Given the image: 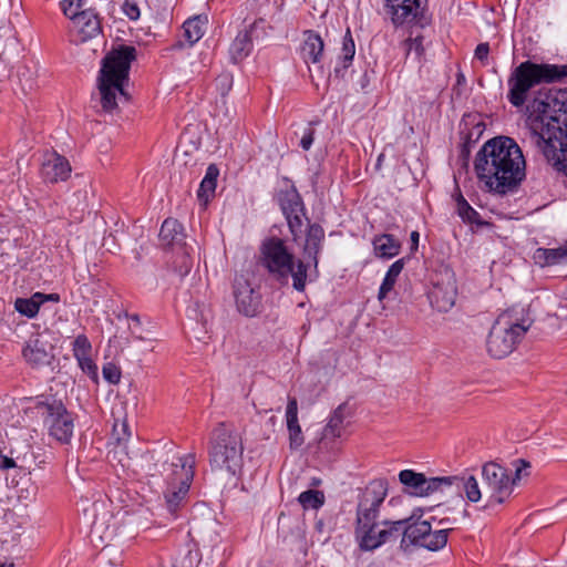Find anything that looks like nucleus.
Segmentation results:
<instances>
[{
  "mask_svg": "<svg viewBox=\"0 0 567 567\" xmlns=\"http://www.w3.org/2000/svg\"><path fill=\"white\" fill-rule=\"evenodd\" d=\"M22 353L27 362L33 367L49 364L52 358L51 353L39 339L29 341Z\"/></svg>",
  "mask_w": 567,
  "mask_h": 567,
  "instance_id": "2f4dec72",
  "label": "nucleus"
},
{
  "mask_svg": "<svg viewBox=\"0 0 567 567\" xmlns=\"http://www.w3.org/2000/svg\"><path fill=\"white\" fill-rule=\"evenodd\" d=\"M399 481L415 496H427L436 491H445L455 486L456 489L462 488L466 498L472 503H477L483 497L477 480L470 474L426 477L423 473L403 470L399 473Z\"/></svg>",
  "mask_w": 567,
  "mask_h": 567,
  "instance_id": "6e6552de",
  "label": "nucleus"
},
{
  "mask_svg": "<svg viewBox=\"0 0 567 567\" xmlns=\"http://www.w3.org/2000/svg\"><path fill=\"white\" fill-rule=\"evenodd\" d=\"M73 355L76 360L91 357L92 346L85 334H79L73 341Z\"/></svg>",
  "mask_w": 567,
  "mask_h": 567,
  "instance_id": "c03bdc74",
  "label": "nucleus"
},
{
  "mask_svg": "<svg viewBox=\"0 0 567 567\" xmlns=\"http://www.w3.org/2000/svg\"><path fill=\"white\" fill-rule=\"evenodd\" d=\"M186 468L187 470L184 472L182 471L181 473L179 485H176V482L172 481L171 484H167V488L165 491L167 509L173 515L176 514L178 508L185 504L192 484L190 465Z\"/></svg>",
  "mask_w": 567,
  "mask_h": 567,
  "instance_id": "412c9836",
  "label": "nucleus"
},
{
  "mask_svg": "<svg viewBox=\"0 0 567 567\" xmlns=\"http://www.w3.org/2000/svg\"><path fill=\"white\" fill-rule=\"evenodd\" d=\"M446 529H433L427 520H412L403 530L400 548L411 553L413 548L437 551L446 546Z\"/></svg>",
  "mask_w": 567,
  "mask_h": 567,
  "instance_id": "9d476101",
  "label": "nucleus"
},
{
  "mask_svg": "<svg viewBox=\"0 0 567 567\" xmlns=\"http://www.w3.org/2000/svg\"><path fill=\"white\" fill-rule=\"evenodd\" d=\"M423 38L421 35H416L415 38H409L403 42V47L406 53V56L413 55L415 59H420L423 55Z\"/></svg>",
  "mask_w": 567,
  "mask_h": 567,
  "instance_id": "a18cd8bd",
  "label": "nucleus"
},
{
  "mask_svg": "<svg viewBox=\"0 0 567 567\" xmlns=\"http://www.w3.org/2000/svg\"><path fill=\"white\" fill-rule=\"evenodd\" d=\"M488 54H489V44H488L487 42L480 43V44L476 47L475 52H474V56H475V59H477L478 61H481V63H482L483 65H486V64H487Z\"/></svg>",
  "mask_w": 567,
  "mask_h": 567,
  "instance_id": "603ef678",
  "label": "nucleus"
},
{
  "mask_svg": "<svg viewBox=\"0 0 567 567\" xmlns=\"http://www.w3.org/2000/svg\"><path fill=\"white\" fill-rule=\"evenodd\" d=\"M38 87L35 72L27 65H19L17 68L13 79V90L16 94H28L35 91Z\"/></svg>",
  "mask_w": 567,
  "mask_h": 567,
  "instance_id": "7c9ffc66",
  "label": "nucleus"
},
{
  "mask_svg": "<svg viewBox=\"0 0 567 567\" xmlns=\"http://www.w3.org/2000/svg\"><path fill=\"white\" fill-rule=\"evenodd\" d=\"M375 255L381 258H392L400 251L401 245L394 236L384 234L373 240Z\"/></svg>",
  "mask_w": 567,
  "mask_h": 567,
  "instance_id": "72a5a7b5",
  "label": "nucleus"
},
{
  "mask_svg": "<svg viewBox=\"0 0 567 567\" xmlns=\"http://www.w3.org/2000/svg\"><path fill=\"white\" fill-rule=\"evenodd\" d=\"M528 142L549 162H567V90L539 92L527 105Z\"/></svg>",
  "mask_w": 567,
  "mask_h": 567,
  "instance_id": "f257e3e1",
  "label": "nucleus"
},
{
  "mask_svg": "<svg viewBox=\"0 0 567 567\" xmlns=\"http://www.w3.org/2000/svg\"><path fill=\"white\" fill-rule=\"evenodd\" d=\"M431 284L429 291L431 306L440 312H447L454 307L457 297L454 271L447 266H441L433 272Z\"/></svg>",
  "mask_w": 567,
  "mask_h": 567,
  "instance_id": "f8f14e48",
  "label": "nucleus"
},
{
  "mask_svg": "<svg viewBox=\"0 0 567 567\" xmlns=\"http://www.w3.org/2000/svg\"><path fill=\"white\" fill-rule=\"evenodd\" d=\"M37 465V456L28 440H14L10 446V455L0 453V470L19 468L31 473Z\"/></svg>",
  "mask_w": 567,
  "mask_h": 567,
  "instance_id": "2eb2a0df",
  "label": "nucleus"
},
{
  "mask_svg": "<svg viewBox=\"0 0 567 567\" xmlns=\"http://www.w3.org/2000/svg\"><path fill=\"white\" fill-rule=\"evenodd\" d=\"M410 237H411V241H412L411 249L412 250H416L417 249V245H419L420 234L416 230H414V231L411 233Z\"/></svg>",
  "mask_w": 567,
  "mask_h": 567,
  "instance_id": "bf43d9fd",
  "label": "nucleus"
},
{
  "mask_svg": "<svg viewBox=\"0 0 567 567\" xmlns=\"http://www.w3.org/2000/svg\"><path fill=\"white\" fill-rule=\"evenodd\" d=\"M92 1L93 0H64L62 2L63 13L69 19L72 20L76 16H79L84 8L91 7L92 6V3H91Z\"/></svg>",
  "mask_w": 567,
  "mask_h": 567,
  "instance_id": "37998d69",
  "label": "nucleus"
},
{
  "mask_svg": "<svg viewBox=\"0 0 567 567\" xmlns=\"http://www.w3.org/2000/svg\"><path fill=\"white\" fill-rule=\"evenodd\" d=\"M41 305L44 303L45 301H53V302H59L60 301V296L58 293H49V295H45V293H42L41 292Z\"/></svg>",
  "mask_w": 567,
  "mask_h": 567,
  "instance_id": "13d9d810",
  "label": "nucleus"
},
{
  "mask_svg": "<svg viewBox=\"0 0 567 567\" xmlns=\"http://www.w3.org/2000/svg\"><path fill=\"white\" fill-rule=\"evenodd\" d=\"M324 240V230L318 224H310L307 229L306 240L302 247V254L308 269L312 266V272L318 276V256L322 249Z\"/></svg>",
  "mask_w": 567,
  "mask_h": 567,
  "instance_id": "6ab92c4d",
  "label": "nucleus"
},
{
  "mask_svg": "<svg viewBox=\"0 0 567 567\" xmlns=\"http://www.w3.org/2000/svg\"><path fill=\"white\" fill-rule=\"evenodd\" d=\"M534 323L528 308L514 306L498 315L486 339V350L495 359L511 354Z\"/></svg>",
  "mask_w": 567,
  "mask_h": 567,
  "instance_id": "20e7f679",
  "label": "nucleus"
},
{
  "mask_svg": "<svg viewBox=\"0 0 567 567\" xmlns=\"http://www.w3.org/2000/svg\"><path fill=\"white\" fill-rule=\"evenodd\" d=\"M525 167L520 147L507 136L494 137L484 143L474 162L480 182L498 195L516 189L525 178Z\"/></svg>",
  "mask_w": 567,
  "mask_h": 567,
  "instance_id": "f03ea898",
  "label": "nucleus"
},
{
  "mask_svg": "<svg viewBox=\"0 0 567 567\" xmlns=\"http://www.w3.org/2000/svg\"><path fill=\"white\" fill-rule=\"evenodd\" d=\"M343 422L344 415L342 412V408L339 406L331 417L329 419L327 425L322 430V434L319 441L320 449H331V443L341 437L343 432Z\"/></svg>",
  "mask_w": 567,
  "mask_h": 567,
  "instance_id": "cd10ccee",
  "label": "nucleus"
},
{
  "mask_svg": "<svg viewBox=\"0 0 567 567\" xmlns=\"http://www.w3.org/2000/svg\"><path fill=\"white\" fill-rule=\"evenodd\" d=\"M233 82V74L229 72H224L216 78L215 85L223 97H225L231 90Z\"/></svg>",
  "mask_w": 567,
  "mask_h": 567,
  "instance_id": "49530a36",
  "label": "nucleus"
},
{
  "mask_svg": "<svg viewBox=\"0 0 567 567\" xmlns=\"http://www.w3.org/2000/svg\"><path fill=\"white\" fill-rule=\"evenodd\" d=\"M72 21L81 42L93 39L101 33V22L92 6L84 8Z\"/></svg>",
  "mask_w": 567,
  "mask_h": 567,
  "instance_id": "5701e85b",
  "label": "nucleus"
},
{
  "mask_svg": "<svg viewBox=\"0 0 567 567\" xmlns=\"http://www.w3.org/2000/svg\"><path fill=\"white\" fill-rule=\"evenodd\" d=\"M136 58V50L131 45H120L110 51L102 60V68L97 79L102 109L111 112L117 107V99L126 97L125 85L128 82V72L132 61Z\"/></svg>",
  "mask_w": 567,
  "mask_h": 567,
  "instance_id": "7ed1b4c3",
  "label": "nucleus"
},
{
  "mask_svg": "<svg viewBox=\"0 0 567 567\" xmlns=\"http://www.w3.org/2000/svg\"><path fill=\"white\" fill-rule=\"evenodd\" d=\"M456 210L458 216L467 223H478L480 214L466 202L461 190L457 188L455 194Z\"/></svg>",
  "mask_w": 567,
  "mask_h": 567,
  "instance_id": "58836bf2",
  "label": "nucleus"
},
{
  "mask_svg": "<svg viewBox=\"0 0 567 567\" xmlns=\"http://www.w3.org/2000/svg\"><path fill=\"white\" fill-rule=\"evenodd\" d=\"M388 495L386 480L372 481L363 491L357 507L355 537L362 548L364 539L369 537L368 528L373 527L379 517V507Z\"/></svg>",
  "mask_w": 567,
  "mask_h": 567,
  "instance_id": "1a4fd4ad",
  "label": "nucleus"
},
{
  "mask_svg": "<svg viewBox=\"0 0 567 567\" xmlns=\"http://www.w3.org/2000/svg\"><path fill=\"white\" fill-rule=\"evenodd\" d=\"M128 321H130V329H131L132 334L136 339L143 340L144 339L143 336L138 334L136 331V328L141 324L140 317L137 315H131L128 317Z\"/></svg>",
  "mask_w": 567,
  "mask_h": 567,
  "instance_id": "5fc2aeb1",
  "label": "nucleus"
},
{
  "mask_svg": "<svg viewBox=\"0 0 567 567\" xmlns=\"http://www.w3.org/2000/svg\"><path fill=\"white\" fill-rule=\"evenodd\" d=\"M298 502L303 509H318L324 504V494L318 489H308L299 495Z\"/></svg>",
  "mask_w": 567,
  "mask_h": 567,
  "instance_id": "ea45409f",
  "label": "nucleus"
},
{
  "mask_svg": "<svg viewBox=\"0 0 567 567\" xmlns=\"http://www.w3.org/2000/svg\"><path fill=\"white\" fill-rule=\"evenodd\" d=\"M313 140H315V130L312 127H307L303 132V135L300 140V146L305 150V151H308L310 150L312 143H313Z\"/></svg>",
  "mask_w": 567,
  "mask_h": 567,
  "instance_id": "864d4df0",
  "label": "nucleus"
},
{
  "mask_svg": "<svg viewBox=\"0 0 567 567\" xmlns=\"http://www.w3.org/2000/svg\"><path fill=\"white\" fill-rule=\"evenodd\" d=\"M286 422L289 434V447L290 450H298L305 443V437L298 421V403L295 398H289L288 400Z\"/></svg>",
  "mask_w": 567,
  "mask_h": 567,
  "instance_id": "393cba45",
  "label": "nucleus"
},
{
  "mask_svg": "<svg viewBox=\"0 0 567 567\" xmlns=\"http://www.w3.org/2000/svg\"><path fill=\"white\" fill-rule=\"evenodd\" d=\"M484 494L487 497L486 507L503 504L512 494L515 480L509 472L495 462L482 466Z\"/></svg>",
  "mask_w": 567,
  "mask_h": 567,
  "instance_id": "9b49d317",
  "label": "nucleus"
},
{
  "mask_svg": "<svg viewBox=\"0 0 567 567\" xmlns=\"http://www.w3.org/2000/svg\"><path fill=\"white\" fill-rule=\"evenodd\" d=\"M454 522L455 520H452L449 517L442 518L437 523V525H439L437 529H446V538H449V533L454 529L453 526H452L454 524Z\"/></svg>",
  "mask_w": 567,
  "mask_h": 567,
  "instance_id": "6e6d98bb",
  "label": "nucleus"
},
{
  "mask_svg": "<svg viewBox=\"0 0 567 567\" xmlns=\"http://www.w3.org/2000/svg\"><path fill=\"white\" fill-rule=\"evenodd\" d=\"M279 202L293 240H297L302 234L303 220H308L302 199L296 189H290L281 194Z\"/></svg>",
  "mask_w": 567,
  "mask_h": 567,
  "instance_id": "dca6fc26",
  "label": "nucleus"
},
{
  "mask_svg": "<svg viewBox=\"0 0 567 567\" xmlns=\"http://www.w3.org/2000/svg\"><path fill=\"white\" fill-rule=\"evenodd\" d=\"M103 378L111 384H117L121 380V370L114 363H106L102 369Z\"/></svg>",
  "mask_w": 567,
  "mask_h": 567,
  "instance_id": "09e8293b",
  "label": "nucleus"
},
{
  "mask_svg": "<svg viewBox=\"0 0 567 567\" xmlns=\"http://www.w3.org/2000/svg\"><path fill=\"white\" fill-rule=\"evenodd\" d=\"M391 20L395 25L415 24L423 28L427 24L424 16L427 0H386Z\"/></svg>",
  "mask_w": 567,
  "mask_h": 567,
  "instance_id": "4468645a",
  "label": "nucleus"
},
{
  "mask_svg": "<svg viewBox=\"0 0 567 567\" xmlns=\"http://www.w3.org/2000/svg\"><path fill=\"white\" fill-rule=\"evenodd\" d=\"M403 259H399L390 266L379 289L378 299L380 301H382L388 296V293L393 289L399 275L403 270Z\"/></svg>",
  "mask_w": 567,
  "mask_h": 567,
  "instance_id": "e433bc0d",
  "label": "nucleus"
},
{
  "mask_svg": "<svg viewBox=\"0 0 567 567\" xmlns=\"http://www.w3.org/2000/svg\"><path fill=\"white\" fill-rule=\"evenodd\" d=\"M41 298V292H35L30 298H18L14 309L22 316L34 318L39 312Z\"/></svg>",
  "mask_w": 567,
  "mask_h": 567,
  "instance_id": "4c0bfd02",
  "label": "nucleus"
},
{
  "mask_svg": "<svg viewBox=\"0 0 567 567\" xmlns=\"http://www.w3.org/2000/svg\"><path fill=\"white\" fill-rule=\"evenodd\" d=\"M381 528V523L380 524H375L373 527H370L368 528V535L373 537V538H377L378 536V529Z\"/></svg>",
  "mask_w": 567,
  "mask_h": 567,
  "instance_id": "052dcab7",
  "label": "nucleus"
},
{
  "mask_svg": "<svg viewBox=\"0 0 567 567\" xmlns=\"http://www.w3.org/2000/svg\"><path fill=\"white\" fill-rule=\"evenodd\" d=\"M38 411L44 417L50 434L62 443H68L73 435V417L66 411L61 402L45 403L37 405Z\"/></svg>",
  "mask_w": 567,
  "mask_h": 567,
  "instance_id": "ddd939ff",
  "label": "nucleus"
},
{
  "mask_svg": "<svg viewBox=\"0 0 567 567\" xmlns=\"http://www.w3.org/2000/svg\"><path fill=\"white\" fill-rule=\"evenodd\" d=\"M179 249L182 250L181 262L176 265L175 270L178 272L179 276H185L189 272L192 268V261L189 258V254L185 249V246H183V248Z\"/></svg>",
  "mask_w": 567,
  "mask_h": 567,
  "instance_id": "8fccbe9b",
  "label": "nucleus"
},
{
  "mask_svg": "<svg viewBox=\"0 0 567 567\" xmlns=\"http://www.w3.org/2000/svg\"><path fill=\"white\" fill-rule=\"evenodd\" d=\"M411 523V518L399 519V520H383L381 522V528L378 529L377 538L371 536L364 539L362 550H373L385 544L386 542L396 538L400 534L403 535L404 527Z\"/></svg>",
  "mask_w": 567,
  "mask_h": 567,
  "instance_id": "4be33fe9",
  "label": "nucleus"
},
{
  "mask_svg": "<svg viewBox=\"0 0 567 567\" xmlns=\"http://www.w3.org/2000/svg\"><path fill=\"white\" fill-rule=\"evenodd\" d=\"M218 174V168L213 164L209 165L206 169V174L197 190L198 199L203 200L205 204L215 193Z\"/></svg>",
  "mask_w": 567,
  "mask_h": 567,
  "instance_id": "f704fd0d",
  "label": "nucleus"
},
{
  "mask_svg": "<svg viewBox=\"0 0 567 567\" xmlns=\"http://www.w3.org/2000/svg\"><path fill=\"white\" fill-rule=\"evenodd\" d=\"M234 297L239 312L247 317H254L258 312L260 298L250 284L244 277L235 279Z\"/></svg>",
  "mask_w": 567,
  "mask_h": 567,
  "instance_id": "a211bd4d",
  "label": "nucleus"
},
{
  "mask_svg": "<svg viewBox=\"0 0 567 567\" xmlns=\"http://www.w3.org/2000/svg\"><path fill=\"white\" fill-rule=\"evenodd\" d=\"M190 465L192 480L195 474V455L187 454L185 456H173L172 461L164 463V472L166 473V482L171 484L172 481L176 482V485H179V477L182 471L187 470L186 467Z\"/></svg>",
  "mask_w": 567,
  "mask_h": 567,
  "instance_id": "c85d7f7f",
  "label": "nucleus"
},
{
  "mask_svg": "<svg viewBox=\"0 0 567 567\" xmlns=\"http://www.w3.org/2000/svg\"><path fill=\"white\" fill-rule=\"evenodd\" d=\"M123 13L130 19V20H137L141 16L140 8L135 1L132 0H125L122 6Z\"/></svg>",
  "mask_w": 567,
  "mask_h": 567,
  "instance_id": "3c124183",
  "label": "nucleus"
},
{
  "mask_svg": "<svg viewBox=\"0 0 567 567\" xmlns=\"http://www.w3.org/2000/svg\"><path fill=\"white\" fill-rule=\"evenodd\" d=\"M158 236L162 245L165 247L183 248V246H185L184 228L182 224L174 218L164 220Z\"/></svg>",
  "mask_w": 567,
  "mask_h": 567,
  "instance_id": "bb28decb",
  "label": "nucleus"
},
{
  "mask_svg": "<svg viewBox=\"0 0 567 567\" xmlns=\"http://www.w3.org/2000/svg\"><path fill=\"white\" fill-rule=\"evenodd\" d=\"M382 157H383V155H382V154H381V155H379L378 161L380 162V161L382 159Z\"/></svg>",
  "mask_w": 567,
  "mask_h": 567,
  "instance_id": "0e129e2a",
  "label": "nucleus"
},
{
  "mask_svg": "<svg viewBox=\"0 0 567 567\" xmlns=\"http://www.w3.org/2000/svg\"><path fill=\"white\" fill-rule=\"evenodd\" d=\"M564 296H565V299H567V286H566V289H565Z\"/></svg>",
  "mask_w": 567,
  "mask_h": 567,
  "instance_id": "e2e57ef3",
  "label": "nucleus"
},
{
  "mask_svg": "<svg viewBox=\"0 0 567 567\" xmlns=\"http://www.w3.org/2000/svg\"><path fill=\"white\" fill-rule=\"evenodd\" d=\"M18 42L16 33L11 27L0 28V60L3 59L8 50L17 49Z\"/></svg>",
  "mask_w": 567,
  "mask_h": 567,
  "instance_id": "a19ab883",
  "label": "nucleus"
},
{
  "mask_svg": "<svg viewBox=\"0 0 567 567\" xmlns=\"http://www.w3.org/2000/svg\"><path fill=\"white\" fill-rule=\"evenodd\" d=\"M206 18L196 16L189 18L183 24L184 35L189 44H194L202 39L205 33Z\"/></svg>",
  "mask_w": 567,
  "mask_h": 567,
  "instance_id": "c9c22d12",
  "label": "nucleus"
},
{
  "mask_svg": "<svg viewBox=\"0 0 567 567\" xmlns=\"http://www.w3.org/2000/svg\"><path fill=\"white\" fill-rule=\"evenodd\" d=\"M261 265L277 280L287 282L292 278V287L299 292L305 291L308 266L303 260H295V256L288 251L282 239L272 237L265 240L260 248Z\"/></svg>",
  "mask_w": 567,
  "mask_h": 567,
  "instance_id": "423d86ee",
  "label": "nucleus"
},
{
  "mask_svg": "<svg viewBox=\"0 0 567 567\" xmlns=\"http://www.w3.org/2000/svg\"><path fill=\"white\" fill-rule=\"evenodd\" d=\"M323 40L317 32L312 30H307L303 32L301 56L306 63H320L323 55Z\"/></svg>",
  "mask_w": 567,
  "mask_h": 567,
  "instance_id": "a878e982",
  "label": "nucleus"
},
{
  "mask_svg": "<svg viewBox=\"0 0 567 567\" xmlns=\"http://www.w3.org/2000/svg\"><path fill=\"white\" fill-rule=\"evenodd\" d=\"M517 464L518 465L516 466V470H515V477L513 478V480H515V482L520 480L523 471L525 468L529 467V463L526 462L525 460H518Z\"/></svg>",
  "mask_w": 567,
  "mask_h": 567,
  "instance_id": "4d7b16f0",
  "label": "nucleus"
},
{
  "mask_svg": "<svg viewBox=\"0 0 567 567\" xmlns=\"http://www.w3.org/2000/svg\"><path fill=\"white\" fill-rule=\"evenodd\" d=\"M567 79V64L536 63L530 60L519 63L507 79V100L515 106H523L529 92L540 84L563 82Z\"/></svg>",
  "mask_w": 567,
  "mask_h": 567,
  "instance_id": "39448f33",
  "label": "nucleus"
},
{
  "mask_svg": "<svg viewBox=\"0 0 567 567\" xmlns=\"http://www.w3.org/2000/svg\"><path fill=\"white\" fill-rule=\"evenodd\" d=\"M209 464L214 472L226 477L237 476L243 468L244 444L241 436L225 424H218L212 432Z\"/></svg>",
  "mask_w": 567,
  "mask_h": 567,
  "instance_id": "0eeeda50",
  "label": "nucleus"
},
{
  "mask_svg": "<svg viewBox=\"0 0 567 567\" xmlns=\"http://www.w3.org/2000/svg\"><path fill=\"white\" fill-rule=\"evenodd\" d=\"M81 370L87 374L94 382L99 380V369L91 357L76 360Z\"/></svg>",
  "mask_w": 567,
  "mask_h": 567,
  "instance_id": "de8ad7c7",
  "label": "nucleus"
},
{
  "mask_svg": "<svg viewBox=\"0 0 567 567\" xmlns=\"http://www.w3.org/2000/svg\"><path fill=\"white\" fill-rule=\"evenodd\" d=\"M355 54V44L351 35V31L348 28L342 41L341 60L343 62V69H347L353 60Z\"/></svg>",
  "mask_w": 567,
  "mask_h": 567,
  "instance_id": "79ce46f5",
  "label": "nucleus"
},
{
  "mask_svg": "<svg viewBox=\"0 0 567 567\" xmlns=\"http://www.w3.org/2000/svg\"><path fill=\"white\" fill-rule=\"evenodd\" d=\"M128 425L126 422L115 423L113 426V436L116 440V444L113 451L110 453L112 460H117L124 470L132 468V458L128 456L126 451V443L130 439Z\"/></svg>",
  "mask_w": 567,
  "mask_h": 567,
  "instance_id": "b1692460",
  "label": "nucleus"
},
{
  "mask_svg": "<svg viewBox=\"0 0 567 567\" xmlns=\"http://www.w3.org/2000/svg\"><path fill=\"white\" fill-rule=\"evenodd\" d=\"M71 173L69 161L56 152H48L41 165V176L45 182L58 183L65 181Z\"/></svg>",
  "mask_w": 567,
  "mask_h": 567,
  "instance_id": "aec40b11",
  "label": "nucleus"
},
{
  "mask_svg": "<svg viewBox=\"0 0 567 567\" xmlns=\"http://www.w3.org/2000/svg\"><path fill=\"white\" fill-rule=\"evenodd\" d=\"M533 259L540 267L567 262V240L557 248L536 249Z\"/></svg>",
  "mask_w": 567,
  "mask_h": 567,
  "instance_id": "c756f323",
  "label": "nucleus"
},
{
  "mask_svg": "<svg viewBox=\"0 0 567 567\" xmlns=\"http://www.w3.org/2000/svg\"><path fill=\"white\" fill-rule=\"evenodd\" d=\"M252 49V40L248 30L239 31L229 48L230 58L239 62L247 58Z\"/></svg>",
  "mask_w": 567,
  "mask_h": 567,
  "instance_id": "473e14b6",
  "label": "nucleus"
},
{
  "mask_svg": "<svg viewBox=\"0 0 567 567\" xmlns=\"http://www.w3.org/2000/svg\"><path fill=\"white\" fill-rule=\"evenodd\" d=\"M0 567H16L13 563H3Z\"/></svg>",
  "mask_w": 567,
  "mask_h": 567,
  "instance_id": "680f3d73",
  "label": "nucleus"
},
{
  "mask_svg": "<svg viewBox=\"0 0 567 567\" xmlns=\"http://www.w3.org/2000/svg\"><path fill=\"white\" fill-rule=\"evenodd\" d=\"M84 515L87 519L92 518L90 537L92 542L105 543L112 539L115 529L111 526L112 515L103 506L93 504L91 509H85Z\"/></svg>",
  "mask_w": 567,
  "mask_h": 567,
  "instance_id": "f3484780",
  "label": "nucleus"
}]
</instances>
